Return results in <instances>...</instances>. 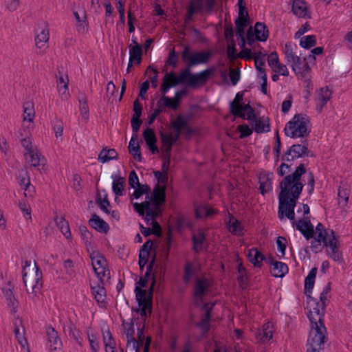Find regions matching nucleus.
Masks as SVG:
<instances>
[{"mask_svg": "<svg viewBox=\"0 0 352 352\" xmlns=\"http://www.w3.org/2000/svg\"><path fill=\"white\" fill-rule=\"evenodd\" d=\"M30 261H25V265L23 268V282L26 287L28 293H32L36 295L43 287L42 277L43 274L41 269L34 263V268L32 269V272L29 276L25 271L27 267L30 266Z\"/></svg>", "mask_w": 352, "mask_h": 352, "instance_id": "nucleus-5", "label": "nucleus"}, {"mask_svg": "<svg viewBox=\"0 0 352 352\" xmlns=\"http://www.w3.org/2000/svg\"><path fill=\"white\" fill-rule=\"evenodd\" d=\"M254 64L256 69L259 72L261 77L262 76H264V74H265V71L264 69L265 63V59L263 57H261L260 55L256 54L254 56Z\"/></svg>", "mask_w": 352, "mask_h": 352, "instance_id": "nucleus-55", "label": "nucleus"}, {"mask_svg": "<svg viewBox=\"0 0 352 352\" xmlns=\"http://www.w3.org/2000/svg\"><path fill=\"white\" fill-rule=\"evenodd\" d=\"M135 298L138 303L139 307H142L140 311L141 317L144 318V322L146 317V310L148 309L149 312L152 311V303L151 306L148 305V302L145 300V296L146 295V290L140 288L137 285L135 288Z\"/></svg>", "mask_w": 352, "mask_h": 352, "instance_id": "nucleus-17", "label": "nucleus"}, {"mask_svg": "<svg viewBox=\"0 0 352 352\" xmlns=\"http://www.w3.org/2000/svg\"><path fill=\"white\" fill-rule=\"evenodd\" d=\"M128 148L129 153L133 155V158L138 162H141L142 157L138 138L135 135L131 137Z\"/></svg>", "mask_w": 352, "mask_h": 352, "instance_id": "nucleus-36", "label": "nucleus"}, {"mask_svg": "<svg viewBox=\"0 0 352 352\" xmlns=\"http://www.w3.org/2000/svg\"><path fill=\"white\" fill-rule=\"evenodd\" d=\"M3 292L8 301V305L15 309L17 307V300L15 298L12 289L9 287L8 289H3Z\"/></svg>", "mask_w": 352, "mask_h": 352, "instance_id": "nucleus-53", "label": "nucleus"}, {"mask_svg": "<svg viewBox=\"0 0 352 352\" xmlns=\"http://www.w3.org/2000/svg\"><path fill=\"white\" fill-rule=\"evenodd\" d=\"M142 58V46L136 44L129 49V58L130 62L135 63V65H140Z\"/></svg>", "mask_w": 352, "mask_h": 352, "instance_id": "nucleus-40", "label": "nucleus"}, {"mask_svg": "<svg viewBox=\"0 0 352 352\" xmlns=\"http://www.w3.org/2000/svg\"><path fill=\"white\" fill-rule=\"evenodd\" d=\"M212 56L210 50L190 52L189 46H186L182 52V58L184 61L188 62L189 66L206 63Z\"/></svg>", "mask_w": 352, "mask_h": 352, "instance_id": "nucleus-9", "label": "nucleus"}, {"mask_svg": "<svg viewBox=\"0 0 352 352\" xmlns=\"http://www.w3.org/2000/svg\"><path fill=\"white\" fill-rule=\"evenodd\" d=\"M306 173L305 165L301 163L293 173L286 175L280 182L278 212L280 219L285 217L289 220H295L294 208L304 187L300 179Z\"/></svg>", "mask_w": 352, "mask_h": 352, "instance_id": "nucleus-1", "label": "nucleus"}, {"mask_svg": "<svg viewBox=\"0 0 352 352\" xmlns=\"http://www.w3.org/2000/svg\"><path fill=\"white\" fill-rule=\"evenodd\" d=\"M150 188L147 184L137 186L133 193V196L135 199H138L144 194L148 195Z\"/></svg>", "mask_w": 352, "mask_h": 352, "instance_id": "nucleus-57", "label": "nucleus"}, {"mask_svg": "<svg viewBox=\"0 0 352 352\" xmlns=\"http://www.w3.org/2000/svg\"><path fill=\"white\" fill-rule=\"evenodd\" d=\"M188 118L179 114L171 122V126L176 133L175 135L163 132L160 133L162 147L166 153L170 154L173 146L179 140L182 133L188 137L195 133L194 129L188 124Z\"/></svg>", "mask_w": 352, "mask_h": 352, "instance_id": "nucleus-3", "label": "nucleus"}, {"mask_svg": "<svg viewBox=\"0 0 352 352\" xmlns=\"http://www.w3.org/2000/svg\"><path fill=\"white\" fill-rule=\"evenodd\" d=\"M248 258L254 267L261 268L263 266L262 262L265 260V256L258 248H252L248 252Z\"/></svg>", "mask_w": 352, "mask_h": 352, "instance_id": "nucleus-29", "label": "nucleus"}, {"mask_svg": "<svg viewBox=\"0 0 352 352\" xmlns=\"http://www.w3.org/2000/svg\"><path fill=\"white\" fill-rule=\"evenodd\" d=\"M122 326L126 336V339H132V338H135L133 336L135 333V329L133 320H131L130 322H126L124 320L122 322Z\"/></svg>", "mask_w": 352, "mask_h": 352, "instance_id": "nucleus-59", "label": "nucleus"}, {"mask_svg": "<svg viewBox=\"0 0 352 352\" xmlns=\"http://www.w3.org/2000/svg\"><path fill=\"white\" fill-rule=\"evenodd\" d=\"M186 94L187 91L186 89H182L175 91L174 96L173 98H170V99L172 100V102L174 104L176 110L178 109L180 104L182 97L186 96Z\"/></svg>", "mask_w": 352, "mask_h": 352, "instance_id": "nucleus-58", "label": "nucleus"}, {"mask_svg": "<svg viewBox=\"0 0 352 352\" xmlns=\"http://www.w3.org/2000/svg\"><path fill=\"white\" fill-rule=\"evenodd\" d=\"M57 226L60 230V232L65 236L66 239H69L72 238V234L69 228V221H55Z\"/></svg>", "mask_w": 352, "mask_h": 352, "instance_id": "nucleus-56", "label": "nucleus"}, {"mask_svg": "<svg viewBox=\"0 0 352 352\" xmlns=\"http://www.w3.org/2000/svg\"><path fill=\"white\" fill-rule=\"evenodd\" d=\"M217 213L218 210L217 209L206 203L195 206V214L197 218L214 217Z\"/></svg>", "mask_w": 352, "mask_h": 352, "instance_id": "nucleus-22", "label": "nucleus"}, {"mask_svg": "<svg viewBox=\"0 0 352 352\" xmlns=\"http://www.w3.org/2000/svg\"><path fill=\"white\" fill-rule=\"evenodd\" d=\"M294 228L299 230L307 240L314 237V230L311 221H292Z\"/></svg>", "mask_w": 352, "mask_h": 352, "instance_id": "nucleus-25", "label": "nucleus"}, {"mask_svg": "<svg viewBox=\"0 0 352 352\" xmlns=\"http://www.w3.org/2000/svg\"><path fill=\"white\" fill-rule=\"evenodd\" d=\"M297 46L292 43H286L283 49L285 60L287 64L290 65L292 68L293 65L299 63V61L302 60L301 58L297 55Z\"/></svg>", "mask_w": 352, "mask_h": 352, "instance_id": "nucleus-20", "label": "nucleus"}, {"mask_svg": "<svg viewBox=\"0 0 352 352\" xmlns=\"http://www.w3.org/2000/svg\"><path fill=\"white\" fill-rule=\"evenodd\" d=\"M79 111L82 120L87 122L89 118V109L87 103V96L85 93H80L78 96Z\"/></svg>", "mask_w": 352, "mask_h": 352, "instance_id": "nucleus-34", "label": "nucleus"}, {"mask_svg": "<svg viewBox=\"0 0 352 352\" xmlns=\"http://www.w3.org/2000/svg\"><path fill=\"white\" fill-rule=\"evenodd\" d=\"M236 263H238L236 270L239 274L237 277V281L239 286L242 289H245L249 285V274L247 269L243 265L241 258L239 254H236Z\"/></svg>", "mask_w": 352, "mask_h": 352, "instance_id": "nucleus-21", "label": "nucleus"}, {"mask_svg": "<svg viewBox=\"0 0 352 352\" xmlns=\"http://www.w3.org/2000/svg\"><path fill=\"white\" fill-rule=\"evenodd\" d=\"M292 10L294 15L300 18L307 16V6L302 0H293Z\"/></svg>", "mask_w": 352, "mask_h": 352, "instance_id": "nucleus-35", "label": "nucleus"}, {"mask_svg": "<svg viewBox=\"0 0 352 352\" xmlns=\"http://www.w3.org/2000/svg\"><path fill=\"white\" fill-rule=\"evenodd\" d=\"M212 74L211 69H206L196 74H192L189 68L184 69L185 84L190 87L203 85L208 80Z\"/></svg>", "mask_w": 352, "mask_h": 352, "instance_id": "nucleus-10", "label": "nucleus"}, {"mask_svg": "<svg viewBox=\"0 0 352 352\" xmlns=\"http://www.w3.org/2000/svg\"><path fill=\"white\" fill-rule=\"evenodd\" d=\"M50 39V30L47 26L41 29L36 33L35 44L38 49H46Z\"/></svg>", "mask_w": 352, "mask_h": 352, "instance_id": "nucleus-28", "label": "nucleus"}, {"mask_svg": "<svg viewBox=\"0 0 352 352\" xmlns=\"http://www.w3.org/2000/svg\"><path fill=\"white\" fill-rule=\"evenodd\" d=\"M157 107L162 110V112L165 111L166 108H170L173 110H176L174 104L172 102V100L170 97L162 96L157 102Z\"/></svg>", "mask_w": 352, "mask_h": 352, "instance_id": "nucleus-48", "label": "nucleus"}, {"mask_svg": "<svg viewBox=\"0 0 352 352\" xmlns=\"http://www.w3.org/2000/svg\"><path fill=\"white\" fill-rule=\"evenodd\" d=\"M327 340V332L325 327L311 329L307 344V352H321Z\"/></svg>", "mask_w": 352, "mask_h": 352, "instance_id": "nucleus-6", "label": "nucleus"}, {"mask_svg": "<svg viewBox=\"0 0 352 352\" xmlns=\"http://www.w3.org/2000/svg\"><path fill=\"white\" fill-rule=\"evenodd\" d=\"M153 241L151 240H148L146 241L142 246L141 247L140 252H139V256H144L145 258H148L150 255L151 250L152 248Z\"/></svg>", "mask_w": 352, "mask_h": 352, "instance_id": "nucleus-60", "label": "nucleus"}, {"mask_svg": "<svg viewBox=\"0 0 352 352\" xmlns=\"http://www.w3.org/2000/svg\"><path fill=\"white\" fill-rule=\"evenodd\" d=\"M332 96V90L328 87H321L317 91L316 96V110L318 113H321L327 102L330 100Z\"/></svg>", "mask_w": 352, "mask_h": 352, "instance_id": "nucleus-15", "label": "nucleus"}, {"mask_svg": "<svg viewBox=\"0 0 352 352\" xmlns=\"http://www.w3.org/2000/svg\"><path fill=\"white\" fill-rule=\"evenodd\" d=\"M18 183L24 190L25 197H32L34 192V187L31 184L30 179L26 170L22 169L16 176Z\"/></svg>", "mask_w": 352, "mask_h": 352, "instance_id": "nucleus-16", "label": "nucleus"}, {"mask_svg": "<svg viewBox=\"0 0 352 352\" xmlns=\"http://www.w3.org/2000/svg\"><path fill=\"white\" fill-rule=\"evenodd\" d=\"M254 131L257 133L268 132L270 131V124L260 119H256L253 126Z\"/></svg>", "mask_w": 352, "mask_h": 352, "instance_id": "nucleus-49", "label": "nucleus"}, {"mask_svg": "<svg viewBox=\"0 0 352 352\" xmlns=\"http://www.w3.org/2000/svg\"><path fill=\"white\" fill-rule=\"evenodd\" d=\"M308 153V143L305 140L302 144H293L281 157L283 162H292L296 159L302 157Z\"/></svg>", "mask_w": 352, "mask_h": 352, "instance_id": "nucleus-12", "label": "nucleus"}, {"mask_svg": "<svg viewBox=\"0 0 352 352\" xmlns=\"http://www.w3.org/2000/svg\"><path fill=\"white\" fill-rule=\"evenodd\" d=\"M46 335L48 342L50 343L52 351L60 350L62 347V341L58 336V332L51 325L46 327Z\"/></svg>", "mask_w": 352, "mask_h": 352, "instance_id": "nucleus-26", "label": "nucleus"}, {"mask_svg": "<svg viewBox=\"0 0 352 352\" xmlns=\"http://www.w3.org/2000/svg\"><path fill=\"white\" fill-rule=\"evenodd\" d=\"M317 271V267H313L305 279V293L306 294H310L314 288Z\"/></svg>", "mask_w": 352, "mask_h": 352, "instance_id": "nucleus-43", "label": "nucleus"}, {"mask_svg": "<svg viewBox=\"0 0 352 352\" xmlns=\"http://www.w3.org/2000/svg\"><path fill=\"white\" fill-rule=\"evenodd\" d=\"M273 337L272 330L269 329V324H265L263 326V329L256 333V338L262 343H265L270 341Z\"/></svg>", "mask_w": 352, "mask_h": 352, "instance_id": "nucleus-47", "label": "nucleus"}, {"mask_svg": "<svg viewBox=\"0 0 352 352\" xmlns=\"http://www.w3.org/2000/svg\"><path fill=\"white\" fill-rule=\"evenodd\" d=\"M96 203L102 212L107 214L110 213L109 210L110 203L108 200L107 195L105 191L98 193L96 197Z\"/></svg>", "mask_w": 352, "mask_h": 352, "instance_id": "nucleus-45", "label": "nucleus"}, {"mask_svg": "<svg viewBox=\"0 0 352 352\" xmlns=\"http://www.w3.org/2000/svg\"><path fill=\"white\" fill-rule=\"evenodd\" d=\"M243 94L237 93L234 100L230 103V112L236 117L247 120H252L254 118V109L249 104H245L242 102Z\"/></svg>", "mask_w": 352, "mask_h": 352, "instance_id": "nucleus-8", "label": "nucleus"}, {"mask_svg": "<svg viewBox=\"0 0 352 352\" xmlns=\"http://www.w3.org/2000/svg\"><path fill=\"white\" fill-rule=\"evenodd\" d=\"M116 8L119 13V19L121 24L124 25L125 23V10L124 6L126 0H116Z\"/></svg>", "mask_w": 352, "mask_h": 352, "instance_id": "nucleus-54", "label": "nucleus"}, {"mask_svg": "<svg viewBox=\"0 0 352 352\" xmlns=\"http://www.w3.org/2000/svg\"><path fill=\"white\" fill-rule=\"evenodd\" d=\"M65 331L68 333V336L75 340L76 342L82 346L81 331L77 329L76 325L72 321H69L67 327L65 328Z\"/></svg>", "mask_w": 352, "mask_h": 352, "instance_id": "nucleus-38", "label": "nucleus"}, {"mask_svg": "<svg viewBox=\"0 0 352 352\" xmlns=\"http://www.w3.org/2000/svg\"><path fill=\"white\" fill-rule=\"evenodd\" d=\"M212 286V282L207 278H197L193 287V297L197 304L203 302L204 296Z\"/></svg>", "mask_w": 352, "mask_h": 352, "instance_id": "nucleus-13", "label": "nucleus"}, {"mask_svg": "<svg viewBox=\"0 0 352 352\" xmlns=\"http://www.w3.org/2000/svg\"><path fill=\"white\" fill-rule=\"evenodd\" d=\"M191 239L192 241V251L197 254L202 252L203 245L206 239L204 232L201 230H199L197 232H192Z\"/></svg>", "mask_w": 352, "mask_h": 352, "instance_id": "nucleus-32", "label": "nucleus"}, {"mask_svg": "<svg viewBox=\"0 0 352 352\" xmlns=\"http://www.w3.org/2000/svg\"><path fill=\"white\" fill-rule=\"evenodd\" d=\"M23 126L28 129L33 127V121L35 117L34 104L32 101H25L23 104Z\"/></svg>", "mask_w": 352, "mask_h": 352, "instance_id": "nucleus-19", "label": "nucleus"}, {"mask_svg": "<svg viewBox=\"0 0 352 352\" xmlns=\"http://www.w3.org/2000/svg\"><path fill=\"white\" fill-rule=\"evenodd\" d=\"M56 82L58 94L61 100H67L70 96L68 76L67 75L65 76H60L57 78Z\"/></svg>", "mask_w": 352, "mask_h": 352, "instance_id": "nucleus-30", "label": "nucleus"}, {"mask_svg": "<svg viewBox=\"0 0 352 352\" xmlns=\"http://www.w3.org/2000/svg\"><path fill=\"white\" fill-rule=\"evenodd\" d=\"M289 268L285 263L278 261L274 264V267L271 270V274L276 278H282L288 273Z\"/></svg>", "mask_w": 352, "mask_h": 352, "instance_id": "nucleus-42", "label": "nucleus"}, {"mask_svg": "<svg viewBox=\"0 0 352 352\" xmlns=\"http://www.w3.org/2000/svg\"><path fill=\"white\" fill-rule=\"evenodd\" d=\"M324 310L322 309L321 314H312L311 312L307 313V317L309 318L311 324V329H317V327L322 328V327H325L324 322Z\"/></svg>", "mask_w": 352, "mask_h": 352, "instance_id": "nucleus-37", "label": "nucleus"}, {"mask_svg": "<svg viewBox=\"0 0 352 352\" xmlns=\"http://www.w3.org/2000/svg\"><path fill=\"white\" fill-rule=\"evenodd\" d=\"M166 186L157 184L151 195L146 196V200L141 203H135V210L140 215L146 214L144 220H155L162 212V206L166 201Z\"/></svg>", "mask_w": 352, "mask_h": 352, "instance_id": "nucleus-2", "label": "nucleus"}, {"mask_svg": "<svg viewBox=\"0 0 352 352\" xmlns=\"http://www.w3.org/2000/svg\"><path fill=\"white\" fill-rule=\"evenodd\" d=\"M226 228L234 235L239 236L243 235L244 227L242 221H226Z\"/></svg>", "mask_w": 352, "mask_h": 352, "instance_id": "nucleus-46", "label": "nucleus"}, {"mask_svg": "<svg viewBox=\"0 0 352 352\" xmlns=\"http://www.w3.org/2000/svg\"><path fill=\"white\" fill-rule=\"evenodd\" d=\"M14 333L16 339L19 341V343L21 344V347L25 349V346H28V341L27 339L24 337V330L22 332L20 331V329L18 327H15Z\"/></svg>", "mask_w": 352, "mask_h": 352, "instance_id": "nucleus-63", "label": "nucleus"}, {"mask_svg": "<svg viewBox=\"0 0 352 352\" xmlns=\"http://www.w3.org/2000/svg\"><path fill=\"white\" fill-rule=\"evenodd\" d=\"M126 349L131 352H139L140 343L135 338L127 339Z\"/></svg>", "mask_w": 352, "mask_h": 352, "instance_id": "nucleus-64", "label": "nucleus"}, {"mask_svg": "<svg viewBox=\"0 0 352 352\" xmlns=\"http://www.w3.org/2000/svg\"><path fill=\"white\" fill-rule=\"evenodd\" d=\"M292 69L301 79L305 80L309 79L311 67L309 64L307 63H305L304 60H301L299 61V63L293 65Z\"/></svg>", "mask_w": 352, "mask_h": 352, "instance_id": "nucleus-31", "label": "nucleus"}, {"mask_svg": "<svg viewBox=\"0 0 352 352\" xmlns=\"http://www.w3.org/2000/svg\"><path fill=\"white\" fill-rule=\"evenodd\" d=\"M143 138L144 141L150 150V151L153 154H156L159 153V148L157 146V137L155 133V131L153 129L147 127L143 131Z\"/></svg>", "mask_w": 352, "mask_h": 352, "instance_id": "nucleus-23", "label": "nucleus"}, {"mask_svg": "<svg viewBox=\"0 0 352 352\" xmlns=\"http://www.w3.org/2000/svg\"><path fill=\"white\" fill-rule=\"evenodd\" d=\"M90 258L95 274L99 281L103 284V280L107 278L110 279V271L108 268V263L102 254L98 251H94L90 254Z\"/></svg>", "mask_w": 352, "mask_h": 352, "instance_id": "nucleus-7", "label": "nucleus"}, {"mask_svg": "<svg viewBox=\"0 0 352 352\" xmlns=\"http://www.w3.org/2000/svg\"><path fill=\"white\" fill-rule=\"evenodd\" d=\"M117 155L118 153L115 149L104 148L99 153L98 160L103 164L107 163L116 159Z\"/></svg>", "mask_w": 352, "mask_h": 352, "instance_id": "nucleus-44", "label": "nucleus"}, {"mask_svg": "<svg viewBox=\"0 0 352 352\" xmlns=\"http://www.w3.org/2000/svg\"><path fill=\"white\" fill-rule=\"evenodd\" d=\"M91 289L92 291V294L94 296L95 300L98 303V305H102L106 303V289L104 287V283L102 284L100 282V284L97 283L96 285H91Z\"/></svg>", "mask_w": 352, "mask_h": 352, "instance_id": "nucleus-33", "label": "nucleus"}, {"mask_svg": "<svg viewBox=\"0 0 352 352\" xmlns=\"http://www.w3.org/2000/svg\"><path fill=\"white\" fill-rule=\"evenodd\" d=\"M310 119L307 115L296 114L285 125V135L291 138H303L308 136L310 132L307 128Z\"/></svg>", "mask_w": 352, "mask_h": 352, "instance_id": "nucleus-4", "label": "nucleus"}, {"mask_svg": "<svg viewBox=\"0 0 352 352\" xmlns=\"http://www.w3.org/2000/svg\"><path fill=\"white\" fill-rule=\"evenodd\" d=\"M272 179L273 174L272 173H263L260 174L259 188L263 195H265L272 190Z\"/></svg>", "mask_w": 352, "mask_h": 352, "instance_id": "nucleus-27", "label": "nucleus"}, {"mask_svg": "<svg viewBox=\"0 0 352 352\" xmlns=\"http://www.w3.org/2000/svg\"><path fill=\"white\" fill-rule=\"evenodd\" d=\"M89 225L96 231L107 234L109 230V226L107 221H88Z\"/></svg>", "mask_w": 352, "mask_h": 352, "instance_id": "nucleus-52", "label": "nucleus"}, {"mask_svg": "<svg viewBox=\"0 0 352 352\" xmlns=\"http://www.w3.org/2000/svg\"><path fill=\"white\" fill-rule=\"evenodd\" d=\"M269 36V31L265 23L256 22L254 27V32L252 28H250L247 32L248 44L252 46L255 39L259 41H265Z\"/></svg>", "mask_w": 352, "mask_h": 352, "instance_id": "nucleus-11", "label": "nucleus"}, {"mask_svg": "<svg viewBox=\"0 0 352 352\" xmlns=\"http://www.w3.org/2000/svg\"><path fill=\"white\" fill-rule=\"evenodd\" d=\"M316 44V38L314 35H307L302 36L299 45L301 47L305 49H310Z\"/></svg>", "mask_w": 352, "mask_h": 352, "instance_id": "nucleus-50", "label": "nucleus"}, {"mask_svg": "<svg viewBox=\"0 0 352 352\" xmlns=\"http://www.w3.org/2000/svg\"><path fill=\"white\" fill-rule=\"evenodd\" d=\"M340 246V242L336 239L335 232L331 230V237L329 238L327 246L329 248V250H327V253L334 261L342 263L344 259L342 252L339 250Z\"/></svg>", "mask_w": 352, "mask_h": 352, "instance_id": "nucleus-14", "label": "nucleus"}, {"mask_svg": "<svg viewBox=\"0 0 352 352\" xmlns=\"http://www.w3.org/2000/svg\"><path fill=\"white\" fill-rule=\"evenodd\" d=\"M74 15L77 22L78 32L82 34L87 32L88 31V23L85 12L82 11L80 16L78 12L75 11Z\"/></svg>", "mask_w": 352, "mask_h": 352, "instance_id": "nucleus-39", "label": "nucleus"}, {"mask_svg": "<svg viewBox=\"0 0 352 352\" xmlns=\"http://www.w3.org/2000/svg\"><path fill=\"white\" fill-rule=\"evenodd\" d=\"M184 70L182 71L179 74L175 72H170L166 73L163 78V82L166 85H169L170 88L175 87L179 85L185 84Z\"/></svg>", "mask_w": 352, "mask_h": 352, "instance_id": "nucleus-24", "label": "nucleus"}, {"mask_svg": "<svg viewBox=\"0 0 352 352\" xmlns=\"http://www.w3.org/2000/svg\"><path fill=\"white\" fill-rule=\"evenodd\" d=\"M184 271L183 280L184 283H188L191 278L195 275L196 270L195 267L190 262H188L184 267Z\"/></svg>", "mask_w": 352, "mask_h": 352, "instance_id": "nucleus-51", "label": "nucleus"}, {"mask_svg": "<svg viewBox=\"0 0 352 352\" xmlns=\"http://www.w3.org/2000/svg\"><path fill=\"white\" fill-rule=\"evenodd\" d=\"M88 340L92 352H98L100 349L97 336L95 333H88Z\"/></svg>", "mask_w": 352, "mask_h": 352, "instance_id": "nucleus-61", "label": "nucleus"}, {"mask_svg": "<svg viewBox=\"0 0 352 352\" xmlns=\"http://www.w3.org/2000/svg\"><path fill=\"white\" fill-rule=\"evenodd\" d=\"M153 174H154V176L155 177V179L157 180V184H162L161 186H166V184L168 183V173L166 172H160L159 170H155L153 172Z\"/></svg>", "mask_w": 352, "mask_h": 352, "instance_id": "nucleus-62", "label": "nucleus"}, {"mask_svg": "<svg viewBox=\"0 0 352 352\" xmlns=\"http://www.w3.org/2000/svg\"><path fill=\"white\" fill-rule=\"evenodd\" d=\"M111 178L113 179L112 182V190L116 197H120L123 195L124 191V178L116 176L114 175H111Z\"/></svg>", "mask_w": 352, "mask_h": 352, "instance_id": "nucleus-41", "label": "nucleus"}, {"mask_svg": "<svg viewBox=\"0 0 352 352\" xmlns=\"http://www.w3.org/2000/svg\"><path fill=\"white\" fill-rule=\"evenodd\" d=\"M24 156L27 163L32 166L38 168V170H40L41 166L43 168L46 163V159L41 155L37 148L28 153H24Z\"/></svg>", "mask_w": 352, "mask_h": 352, "instance_id": "nucleus-18", "label": "nucleus"}]
</instances>
